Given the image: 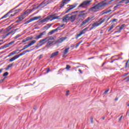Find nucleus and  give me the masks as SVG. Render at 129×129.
Here are the masks:
<instances>
[{
  "mask_svg": "<svg viewBox=\"0 0 129 129\" xmlns=\"http://www.w3.org/2000/svg\"><path fill=\"white\" fill-rule=\"evenodd\" d=\"M70 49V47H68L64 49V52H63V55L62 56V57H64V56H65V55H66V54H67V53H68Z\"/></svg>",
  "mask_w": 129,
  "mask_h": 129,
  "instance_id": "4be33fe9",
  "label": "nucleus"
},
{
  "mask_svg": "<svg viewBox=\"0 0 129 129\" xmlns=\"http://www.w3.org/2000/svg\"><path fill=\"white\" fill-rule=\"evenodd\" d=\"M14 32H15V30H14L11 31L10 32L8 33V34H9V35H10V34H12V33H14Z\"/></svg>",
  "mask_w": 129,
  "mask_h": 129,
  "instance_id": "052dcab7",
  "label": "nucleus"
},
{
  "mask_svg": "<svg viewBox=\"0 0 129 129\" xmlns=\"http://www.w3.org/2000/svg\"><path fill=\"white\" fill-rule=\"evenodd\" d=\"M45 4H46V3L44 1L42 3H41L39 5V7H41L42 6H43V5H45Z\"/></svg>",
  "mask_w": 129,
  "mask_h": 129,
  "instance_id": "37998d69",
  "label": "nucleus"
},
{
  "mask_svg": "<svg viewBox=\"0 0 129 129\" xmlns=\"http://www.w3.org/2000/svg\"><path fill=\"white\" fill-rule=\"evenodd\" d=\"M75 20H76V15H72L71 14V16H70V21H71L72 23H73Z\"/></svg>",
  "mask_w": 129,
  "mask_h": 129,
  "instance_id": "f3484780",
  "label": "nucleus"
},
{
  "mask_svg": "<svg viewBox=\"0 0 129 129\" xmlns=\"http://www.w3.org/2000/svg\"><path fill=\"white\" fill-rule=\"evenodd\" d=\"M8 75H9V73H8V72H5V73L3 74L4 77H6V76H8Z\"/></svg>",
  "mask_w": 129,
  "mask_h": 129,
  "instance_id": "e433bc0d",
  "label": "nucleus"
},
{
  "mask_svg": "<svg viewBox=\"0 0 129 129\" xmlns=\"http://www.w3.org/2000/svg\"><path fill=\"white\" fill-rule=\"evenodd\" d=\"M21 5H22V3H20V4H19L17 6H16L15 8H14V9H17V8H19V7H20V6H21Z\"/></svg>",
  "mask_w": 129,
  "mask_h": 129,
  "instance_id": "6e6d98bb",
  "label": "nucleus"
},
{
  "mask_svg": "<svg viewBox=\"0 0 129 129\" xmlns=\"http://www.w3.org/2000/svg\"><path fill=\"white\" fill-rule=\"evenodd\" d=\"M3 70H4V69H0V74L2 73V72H3Z\"/></svg>",
  "mask_w": 129,
  "mask_h": 129,
  "instance_id": "0e129e2a",
  "label": "nucleus"
},
{
  "mask_svg": "<svg viewBox=\"0 0 129 129\" xmlns=\"http://www.w3.org/2000/svg\"><path fill=\"white\" fill-rule=\"evenodd\" d=\"M66 39H67V37L59 38L58 39H57L55 41V43L56 44H61V43H62V42H64V41H65V40H66Z\"/></svg>",
  "mask_w": 129,
  "mask_h": 129,
  "instance_id": "9b49d317",
  "label": "nucleus"
},
{
  "mask_svg": "<svg viewBox=\"0 0 129 129\" xmlns=\"http://www.w3.org/2000/svg\"><path fill=\"white\" fill-rule=\"evenodd\" d=\"M55 30L56 32H58V31H60V30H61V28L60 26H58L57 28L55 29Z\"/></svg>",
  "mask_w": 129,
  "mask_h": 129,
  "instance_id": "a19ab883",
  "label": "nucleus"
},
{
  "mask_svg": "<svg viewBox=\"0 0 129 129\" xmlns=\"http://www.w3.org/2000/svg\"><path fill=\"white\" fill-rule=\"evenodd\" d=\"M26 39V40L30 41V40H32V39H33V37H27Z\"/></svg>",
  "mask_w": 129,
  "mask_h": 129,
  "instance_id": "58836bf2",
  "label": "nucleus"
},
{
  "mask_svg": "<svg viewBox=\"0 0 129 129\" xmlns=\"http://www.w3.org/2000/svg\"><path fill=\"white\" fill-rule=\"evenodd\" d=\"M39 19H41V16L34 17L32 18H31L29 20L25 22L24 25H27V24L31 23V22H33V21H36L37 20H39Z\"/></svg>",
  "mask_w": 129,
  "mask_h": 129,
  "instance_id": "6e6552de",
  "label": "nucleus"
},
{
  "mask_svg": "<svg viewBox=\"0 0 129 129\" xmlns=\"http://www.w3.org/2000/svg\"><path fill=\"white\" fill-rule=\"evenodd\" d=\"M58 54L59 51H56L55 52L52 53L50 56V59H52V58H54V57H55V56H58Z\"/></svg>",
  "mask_w": 129,
  "mask_h": 129,
  "instance_id": "6ab92c4d",
  "label": "nucleus"
},
{
  "mask_svg": "<svg viewBox=\"0 0 129 129\" xmlns=\"http://www.w3.org/2000/svg\"><path fill=\"white\" fill-rule=\"evenodd\" d=\"M14 43H15V41H13L9 43L8 45H9V47H10V46L12 45V44H14Z\"/></svg>",
  "mask_w": 129,
  "mask_h": 129,
  "instance_id": "79ce46f5",
  "label": "nucleus"
},
{
  "mask_svg": "<svg viewBox=\"0 0 129 129\" xmlns=\"http://www.w3.org/2000/svg\"><path fill=\"white\" fill-rule=\"evenodd\" d=\"M10 36V33H7L6 35H4L3 36L2 38L3 39H6V38L8 36Z\"/></svg>",
  "mask_w": 129,
  "mask_h": 129,
  "instance_id": "c756f323",
  "label": "nucleus"
},
{
  "mask_svg": "<svg viewBox=\"0 0 129 129\" xmlns=\"http://www.w3.org/2000/svg\"><path fill=\"white\" fill-rule=\"evenodd\" d=\"M92 0H85L83 1L79 6L78 8H82L84 9L85 8H87V7H89L91 5V2Z\"/></svg>",
  "mask_w": 129,
  "mask_h": 129,
  "instance_id": "7ed1b4c3",
  "label": "nucleus"
},
{
  "mask_svg": "<svg viewBox=\"0 0 129 129\" xmlns=\"http://www.w3.org/2000/svg\"><path fill=\"white\" fill-rule=\"evenodd\" d=\"M13 65H14L13 63H10L9 64L7 68H5V70L8 71L11 68V67H13Z\"/></svg>",
  "mask_w": 129,
  "mask_h": 129,
  "instance_id": "b1692460",
  "label": "nucleus"
},
{
  "mask_svg": "<svg viewBox=\"0 0 129 129\" xmlns=\"http://www.w3.org/2000/svg\"><path fill=\"white\" fill-rule=\"evenodd\" d=\"M57 16V14H51L46 17L44 19L40 20V23H41V24H43V23L48 22V20H50V21H51L54 20H58V19H59V16Z\"/></svg>",
  "mask_w": 129,
  "mask_h": 129,
  "instance_id": "f03ea898",
  "label": "nucleus"
},
{
  "mask_svg": "<svg viewBox=\"0 0 129 129\" xmlns=\"http://www.w3.org/2000/svg\"><path fill=\"white\" fill-rule=\"evenodd\" d=\"M64 26H65V24H62L61 25L59 26L60 28H63V27H64Z\"/></svg>",
  "mask_w": 129,
  "mask_h": 129,
  "instance_id": "bf43d9fd",
  "label": "nucleus"
},
{
  "mask_svg": "<svg viewBox=\"0 0 129 129\" xmlns=\"http://www.w3.org/2000/svg\"><path fill=\"white\" fill-rule=\"evenodd\" d=\"M99 22V23L97 22L94 23L92 24L93 27H91L90 30L93 29V28H95V27H98V26H100L101 24H103V23H104V22H105V19L101 18Z\"/></svg>",
  "mask_w": 129,
  "mask_h": 129,
  "instance_id": "423d86ee",
  "label": "nucleus"
},
{
  "mask_svg": "<svg viewBox=\"0 0 129 129\" xmlns=\"http://www.w3.org/2000/svg\"><path fill=\"white\" fill-rule=\"evenodd\" d=\"M54 33H57L55 29L52 30L51 31L49 32L48 33V35H53Z\"/></svg>",
  "mask_w": 129,
  "mask_h": 129,
  "instance_id": "5701e85b",
  "label": "nucleus"
},
{
  "mask_svg": "<svg viewBox=\"0 0 129 129\" xmlns=\"http://www.w3.org/2000/svg\"><path fill=\"white\" fill-rule=\"evenodd\" d=\"M21 35L20 34H18L17 35H16L15 37H14V40H17V39L18 38H20V37H21Z\"/></svg>",
  "mask_w": 129,
  "mask_h": 129,
  "instance_id": "2f4dec72",
  "label": "nucleus"
},
{
  "mask_svg": "<svg viewBox=\"0 0 129 129\" xmlns=\"http://www.w3.org/2000/svg\"><path fill=\"white\" fill-rule=\"evenodd\" d=\"M116 29L117 30V31H115L114 32V34H116V33H120V32H121V30H120V28L119 27V26H116Z\"/></svg>",
  "mask_w": 129,
  "mask_h": 129,
  "instance_id": "412c9836",
  "label": "nucleus"
},
{
  "mask_svg": "<svg viewBox=\"0 0 129 129\" xmlns=\"http://www.w3.org/2000/svg\"><path fill=\"white\" fill-rule=\"evenodd\" d=\"M4 48H8V47H10V46L9 45V44H5V45H4Z\"/></svg>",
  "mask_w": 129,
  "mask_h": 129,
  "instance_id": "3c124183",
  "label": "nucleus"
},
{
  "mask_svg": "<svg viewBox=\"0 0 129 129\" xmlns=\"http://www.w3.org/2000/svg\"><path fill=\"white\" fill-rule=\"evenodd\" d=\"M70 68H71V66L70 65L68 64L66 66V70H69Z\"/></svg>",
  "mask_w": 129,
  "mask_h": 129,
  "instance_id": "72a5a7b5",
  "label": "nucleus"
},
{
  "mask_svg": "<svg viewBox=\"0 0 129 129\" xmlns=\"http://www.w3.org/2000/svg\"><path fill=\"white\" fill-rule=\"evenodd\" d=\"M120 6H121V5L119 4V5H117V6H115L113 8V9H115L114 11H115V9H117V8H118V9H119V7H119Z\"/></svg>",
  "mask_w": 129,
  "mask_h": 129,
  "instance_id": "f704fd0d",
  "label": "nucleus"
},
{
  "mask_svg": "<svg viewBox=\"0 0 129 129\" xmlns=\"http://www.w3.org/2000/svg\"><path fill=\"white\" fill-rule=\"evenodd\" d=\"M44 35H46V31L39 33V35H37L34 39L35 40H39V39H41V38H42Z\"/></svg>",
  "mask_w": 129,
  "mask_h": 129,
  "instance_id": "ddd939ff",
  "label": "nucleus"
},
{
  "mask_svg": "<svg viewBox=\"0 0 129 129\" xmlns=\"http://www.w3.org/2000/svg\"><path fill=\"white\" fill-rule=\"evenodd\" d=\"M86 11H82L79 12L78 11H74L72 12V15L74 14H77V13H79V14L78 15V18L77 19V20L79 22L80 21V18H83L84 19V17H85V15L86 14L84 13Z\"/></svg>",
  "mask_w": 129,
  "mask_h": 129,
  "instance_id": "20e7f679",
  "label": "nucleus"
},
{
  "mask_svg": "<svg viewBox=\"0 0 129 129\" xmlns=\"http://www.w3.org/2000/svg\"><path fill=\"white\" fill-rule=\"evenodd\" d=\"M29 47H30V45L28 44V45H25L23 48L25 50V49L29 48Z\"/></svg>",
  "mask_w": 129,
  "mask_h": 129,
  "instance_id": "c9c22d12",
  "label": "nucleus"
},
{
  "mask_svg": "<svg viewBox=\"0 0 129 129\" xmlns=\"http://www.w3.org/2000/svg\"><path fill=\"white\" fill-rule=\"evenodd\" d=\"M69 92H70L69 90L67 91L66 92L67 96H68V95H69Z\"/></svg>",
  "mask_w": 129,
  "mask_h": 129,
  "instance_id": "864d4df0",
  "label": "nucleus"
},
{
  "mask_svg": "<svg viewBox=\"0 0 129 129\" xmlns=\"http://www.w3.org/2000/svg\"><path fill=\"white\" fill-rule=\"evenodd\" d=\"M23 53H21L20 54L16 55V56L17 57V58H19V57H20V56H23Z\"/></svg>",
  "mask_w": 129,
  "mask_h": 129,
  "instance_id": "de8ad7c7",
  "label": "nucleus"
},
{
  "mask_svg": "<svg viewBox=\"0 0 129 129\" xmlns=\"http://www.w3.org/2000/svg\"><path fill=\"white\" fill-rule=\"evenodd\" d=\"M66 4H63V2L60 5V8H63Z\"/></svg>",
  "mask_w": 129,
  "mask_h": 129,
  "instance_id": "ea45409f",
  "label": "nucleus"
},
{
  "mask_svg": "<svg viewBox=\"0 0 129 129\" xmlns=\"http://www.w3.org/2000/svg\"><path fill=\"white\" fill-rule=\"evenodd\" d=\"M70 16H71L70 14L64 16L62 18L63 22H69V21H70Z\"/></svg>",
  "mask_w": 129,
  "mask_h": 129,
  "instance_id": "9d476101",
  "label": "nucleus"
},
{
  "mask_svg": "<svg viewBox=\"0 0 129 129\" xmlns=\"http://www.w3.org/2000/svg\"><path fill=\"white\" fill-rule=\"evenodd\" d=\"M50 68H47V70L46 71V72L45 73V74H47V73H49L50 72Z\"/></svg>",
  "mask_w": 129,
  "mask_h": 129,
  "instance_id": "49530a36",
  "label": "nucleus"
},
{
  "mask_svg": "<svg viewBox=\"0 0 129 129\" xmlns=\"http://www.w3.org/2000/svg\"><path fill=\"white\" fill-rule=\"evenodd\" d=\"M70 0H63L62 2L63 4H67L68 2H69Z\"/></svg>",
  "mask_w": 129,
  "mask_h": 129,
  "instance_id": "4c0bfd02",
  "label": "nucleus"
},
{
  "mask_svg": "<svg viewBox=\"0 0 129 129\" xmlns=\"http://www.w3.org/2000/svg\"><path fill=\"white\" fill-rule=\"evenodd\" d=\"M28 52H31V50H25L23 51L21 53H22V54L23 55H25V54H26V53H28Z\"/></svg>",
  "mask_w": 129,
  "mask_h": 129,
  "instance_id": "7c9ffc66",
  "label": "nucleus"
},
{
  "mask_svg": "<svg viewBox=\"0 0 129 129\" xmlns=\"http://www.w3.org/2000/svg\"><path fill=\"white\" fill-rule=\"evenodd\" d=\"M127 81H129V76L126 78Z\"/></svg>",
  "mask_w": 129,
  "mask_h": 129,
  "instance_id": "774afa93",
  "label": "nucleus"
},
{
  "mask_svg": "<svg viewBox=\"0 0 129 129\" xmlns=\"http://www.w3.org/2000/svg\"><path fill=\"white\" fill-rule=\"evenodd\" d=\"M76 7H77V4L71 5V7L66 12V14H67V13H69L71 10H73V9H74V8H76Z\"/></svg>",
  "mask_w": 129,
  "mask_h": 129,
  "instance_id": "dca6fc26",
  "label": "nucleus"
},
{
  "mask_svg": "<svg viewBox=\"0 0 129 129\" xmlns=\"http://www.w3.org/2000/svg\"><path fill=\"white\" fill-rule=\"evenodd\" d=\"M91 123H93V118L92 117L91 118Z\"/></svg>",
  "mask_w": 129,
  "mask_h": 129,
  "instance_id": "e2e57ef3",
  "label": "nucleus"
},
{
  "mask_svg": "<svg viewBox=\"0 0 129 129\" xmlns=\"http://www.w3.org/2000/svg\"><path fill=\"white\" fill-rule=\"evenodd\" d=\"M79 72H80V74H82L83 73V72L81 69H79Z\"/></svg>",
  "mask_w": 129,
  "mask_h": 129,
  "instance_id": "13d9d810",
  "label": "nucleus"
},
{
  "mask_svg": "<svg viewBox=\"0 0 129 129\" xmlns=\"http://www.w3.org/2000/svg\"><path fill=\"white\" fill-rule=\"evenodd\" d=\"M114 28V24H112V25L110 27L109 29L108 30V32L109 33Z\"/></svg>",
  "mask_w": 129,
  "mask_h": 129,
  "instance_id": "a878e982",
  "label": "nucleus"
},
{
  "mask_svg": "<svg viewBox=\"0 0 129 129\" xmlns=\"http://www.w3.org/2000/svg\"><path fill=\"white\" fill-rule=\"evenodd\" d=\"M17 14V13H14V14H11L9 17L10 18H12L13 17H15V16L16 15V14Z\"/></svg>",
  "mask_w": 129,
  "mask_h": 129,
  "instance_id": "a18cd8bd",
  "label": "nucleus"
},
{
  "mask_svg": "<svg viewBox=\"0 0 129 129\" xmlns=\"http://www.w3.org/2000/svg\"><path fill=\"white\" fill-rule=\"evenodd\" d=\"M106 6H108V2L106 0H104L98 3L95 6L90 8L89 11H91L93 13H96L103 10Z\"/></svg>",
  "mask_w": 129,
  "mask_h": 129,
  "instance_id": "f257e3e1",
  "label": "nucleus"
},
{
  "mask_svg": "<svg viewBox=\"0 0 129 129\" xmlns=\"http://www.w3.org/2000/svg\"><path fill=\"white\" fill-rule=\"evenodd\" d=\"M16 8H14L12 10H10L8 13H7L6 15H5L3 17H2L1 19L0 20L3 19H6V18H8V17L10 16V14H12V13H19V12H21L22 10L21 9L16 10Z\"/></svg>",
  "mask_w": 129,
  "mask_h": 129,
  "instance_id": "39448f33",
  "label": "nucleus"
},
{
  "mask_svg": "<svg viewBox=\"0 0 129 129\" xmlns=\"http://www.w3.org/2000/svg\"><path fill=\"white\" fill-rule=\"evenodd\" d=\"M109 91V89H108L107 90H106L104 93V94H106V93H107V92H108Z\"/></svg>",
  "mask_w": 129,
  "mask_h": 129,
  "instance_id": "8fccbe9b",
  "label": "nucleus"
},
{
  "mask_svg": "<svg viewBox=\"0 0 129 129\" xmlns=\"http://www.w3.org/2000/svg\"><path fill=\"white\" fill-rule=\"evenodd\" d=\"M36 40H32L31 41V42L29 44V46L31 47V46H32V45H34L35 43H36Z\"/></svg>",
  "mask_w": 129,
  "mask_h": 129,
  "instance_id": "c85d7f7f",
  "label": "nucleus"
},
{
  "mask_svg": "<svg viewBox=\"0 0 129 129\" xmlns=\"http://www.w3.org/2000/svg\"><path fill=\"white\" fill-rule=\"evenodd\" d=\"M52 26V24H47L44 27V29H49V28H51Z\"/></svg>",
  "mask_w": 129,
  "mask_h": 129,
  "instance_id": "bb28decb",
  "label": "nucleus"
},
{
  "mask_svg": "<svg viewBox=\"0 0 129 129\" xmlns=\"http://www.w3.org/2000/svg\"><path fill=\"white\" fill-rule=\"evenodd\" d=\"M119 4H125V5H127L129 4V0H122L119 2Z\"/></svg>",
  "mask_w": 129,
  "mask_h": 129,
  "instance_id": "aec40b11",
  "label": "nucleus"
},
{
  "mask_svg": "<svg viewBox=\"0 0 129 129\" xmlns=\"http://www.w3.org/2000/svg\"><path fill=\"white\" fill-rule=\"evenodd\" d=\"M105 64H106V61H104L103 64L101 66V67H103V66H104V65H105Z\"/></svg>",
  "mask_w": 129,
  "mask_h": 129,
  "instance_id": "5fc2aeb1",
  "label": "nucleus"
},
{
  "mask_svg": "<svg viewBox=\"0 0 129 129\" xmlns=\"http://www.w3.org/2000/svg\"><path fill=\"white\" fill-rule=\"evenodd\" d=\"M109 8H107V9L103 11L102 12H101V16H103V15H105L106 14H108V13H110V12H112L111 10H109Z\"/></svg>",
  "mask_w": 129,
  "mask_h": 129,
  "instance_id": "2eb2a0df",
  "label": "nucleus"
},
{
  "mask_svg": "<svg viewBox=\"0 0 129 129\" xmlns=\"http://www.w3.org/2000/svg\"><path fill=\"white\" fill-rule=\"evenodd\" d=\"M54 45V41H48L47 44H46V47H51V46H53Z\"/></svg>",
  "mask_w": 129,
  "mask_h": 129,
  "instance_id": "a211bd4d",
  "label": "nucleus"
},
{
  "mask_svg": "<svg viewBox=\"0 0 129 129\" xmlns=\"http://www.w3.org/2000/svg\"><path fill=\"white\" fill-rule=\"evenodd\" d=\"M91 20V18L88 17L87 19H86L85 20L82 22V23L81 24V27H82L83 26H84V25H86V24H88V23Z\"/></svg>",
  "mask_w": 129,
  "mask_h": 129,
  "instance_id": "4468645a",
  "label": "nucleus"
},
{
  "mask_svg": "<svg viewBox=\"0 0 129 129\" xmlns=\"http://www.w3.org/2000/svg\"><path fill=\"white\" fill-rule=\"evenodd\" d=\"M26 42H28V41L27 40L26 38L23 39L22 41V43H25Z\"/></svg>",
  "mask_w": 129,
  "mask_h": 129,
  "instance_id": "09e8293b",
  "label": "nucleus"
},
{
  "mask_svg": "<svg viewBox=\"0 0 129 129\" xmlns=\"http://www.w3.org/2000/svg\"><path fill=\"white\" fill-rule=\"evenodd\" d=\"M42 58H43V54H41L38 57V59L39 60H40V59H42Z\"/></svg>",
  "mask_w": 129,
  "mask_h": 129,
  "instance_id": "c03bdc74",
  "label": "nucleus"
},
{
  "mask_svg": "<svg viewBox=\"0 0 129 129\" xmlns=\"http://www.w3.org/2000/svg\"><path fill=\"white\" fill-rule=\"evenodd\" d=\"M24 50H25V49H24V47H23V48H22V49H21V50H18V53H21V52H22V51H24Z\"/></svg>",
  "mask_w": 129,
  "mask_h": 129,
  "instance_id": "603ef678",
  "label": "nucleus"
},
{
  "mask_svg": "<svg viewBox=\"0 0 129 129\" xmlns=\"http://www.w3.org/2000/svg\"><path fill=\"white\" fill-rule=\"evenodd\" d=\"M63 71V70H62L61 69H60L59 71H58V73H62V72Z\"/></svg>",
  "mask_w": 129,
  "mask_h": 129,
  "instance_id": "680f3d73",
  "label": "nucleus"
},
{
  "mask_svg": "<svg viewBox=\"0 0 129 129\" xmlns=\"http://www.w3.org/2000/svg\"><path fill=\"white\" fill-rule=\"evenodd\" d=\"M16 59H18V57L17 56V55H15V56L9 59V61L10 62H13V61H15V60H16Z\"/></svg>",
  "mask_w": 129,
  "mask_h": 129,
  "instance_id": "393cba45",
  "label": "nucleus"
},
{
  "mask_svg": "<svg viewBox=\"0 0 129 129\" xmlns=\"http://www.w3.org/2000/svg\"><path fill=\"white\" fill-rule=\"evenodd\" d=\"M117 21V19H113V20L112 21V23H114V22H116Z\"/></svg>",
  "mask_w": 129,
  "mask_h": 129,
  "instance_id": "4d7b16f0",
  "label": "nucleus"
},
{
  "mask_svg": "<svg viewBox=\"0 0 129 129\" xmlns=\"http://www.w3.org/2000/svg\"><path fill=\"white\" fill-rule=\"evenodd\" d=\"M18 51H19V49H17L15 51L12 52L11 53L12 55H16V54H19V52H17Z\"/></svg>",
  "mask_w": 129,
  "mask_h": 129,
  "instance_id": "cd10ccee",
  "label": "nucleus"
},
{
  "mask_svg": "<svg viewBox=\"0 0 129 129\" xmlns=\"http://www.w3.org/2000/svg\"><path fill=\"white\" fill-rule=\"evenodd\" d=\"M48 39V37H46L45 38L40 40L39 41V43L37 44V47H41V46H43L44 44H46L47 43V41H46Z\"/></svg>",
  "mask_w": 129,
  "mask_h": 129,
  "instance_id": "1a4fd4ad",
  "label": "nucleus"
},
{
  "mask_svg": "<svg viewBox=\"0 0 129 129\" xmlns=\"http://www.w3.org/2000/svg\"><path fill=\"white\" fill-rule=\"evenodd\" d=\"M86 30H88V27L85 28L82 31H81L79 34H77V38H79L82 35H84L86 33Z\"/></svg>",
  "mask_w": 129,
  "mask_h": 129,
  "instance_id": "f8f14e48",
  "label": "nucleus"
},
{
  "mask_svg": "<svg viewBox=\"0 0 129 129\" xmlns=\"http://www.w3.org/2000/svg\"><path fill=\"white\" fill-rule=\"evenodd\" d=\"M29 15V11L27 10L25 11L22 15L20 16L18 19H19V21L21 22V21H23L24 19H25V17H27Z\"/></svg>",
  "mask_w": 129,
  "mask_h": 129,
  "instance_id": "0eeeda50",
  "label": "nucleus"
},
{
  "mask_svg": "<svg viewBox=\"0 0 129 129\" xmlns=\"http://www.w3.org/2000/svg\"><path fill=\"white\" fill-rule=\"evenodd\" d=\"M122 118V116H121L119 118V121L121 120Z\"/></svg>",
  "mask_w": 129,
  "mask_h": 129,
  "instance_id": "69168bd1",
  "label": "nucleus"
},
{
  "mask_svg": "<svg viewBox=\"0 0 129 129\" xmlns=\"http://www.w3.org/2000/svg\"><path fill=\"white\" fill-rule=\"evenodd\" d=\"M125 27V24H122L121 25V27H119L120 28V30H122L123 28Z\"/></svg>",
  "mask_w": 129,
  "mask_h": 129,
  "instance_id": "473e14b6",
  "label": "nucleus"
},
{
  "mask_svg": "<svg viewBox=\"0 0 129 129\" xmlns=\"http://www.w3.org/2000/svg\"><path fill=\"white\" fill-rule=\"evenodd\" d=\"M19 22H21L19 19H18V20H16V23H19Z\"/></svg>",
  "mask_w": 129,
  "mask_h": 129,
  "instance_id": "338daca9",
  "label": "nucleus"
}]
</instances>
